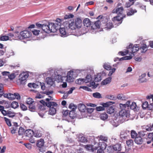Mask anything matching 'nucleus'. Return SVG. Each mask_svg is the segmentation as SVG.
Listing matches in <instances>:
<instances>
[{"mask_svg": "<svg viewBox=\"0 0 153 153\" xmlns=\"http://www.w3.org/2000/svg\"><path fill=\"white\" fill-rule=\"evenodd\" d=\"M68 24L66 25L67 27H69L72 30H75L76 28H80L82 25V21L79 18L70 19Z\"/></svg>", "mask_w": 153, "mask_h": 153, "instance_id": "nucleus-1", "label": "nucleus"}, {"mask_svg": "<svg viewBox=\"0 0 153 153\" xmlns=\"http://www.w3.org/2000/svg\"><path fill=\"white\" fill-rule=\"evenodd\" d=\"M32 33L30 31L25 30L21 31L19 34L15 35L14 39L15 40H22L27 38H29L31 36Z\"/></svg>", "mask_w": 153, "mask_h": 153, "instance_id": "nucleus-2", "label": "nucleus"}, {"mask_svg": "<svg viewBox=\"0 0 153 153\" xmlns=\"http://www.w3.org/2000/svg\"><path fill=\"white\" fill-rule=\"evenodd\" d=\"M68 24V22H65L64 23V27L59 29V32L62 36H66L72 33V29L69 27H67L66 25Z\"/></svg>", "mask_w": 153, "mask_h": 153, "instance_id": "nucleus-3", "label": "nucleus"}, {"mask_svg": "<svg viewBox=\"0 0 153 153\" xmlns=\"http://www.w3.org/2000/svg\"><path fill=\"white\" fill-rule=\"evenodd\" d=\"M40 102L41 104L37 103V105L39 110L41 111L45 110L46 106L51 107L52 105L55 106L57 105V103L55 102H46L43 100H40Z\"/></svg>", "mask_w": 153, "mask_h": 153, "instance_id": "nucleus-4", "label": "nucleus"}, {"mask_svg": "<svg viewBox=\"0 0 153 153\" xmlns=\"http://www.w3.org/2000/svg\"><path fill=\"white\" fill-rule=\"evenodd\" d=\"M131 103V102L129 101H128L126 102V103L125 104H120V107L121 108L122 110L120 111L119 114L120 116H122V117L125 116L127 117L128 113L127 111L125 109L126 107H130Z\"/></svg>", "mask_w": 153, "mask_h": 153, "instance_id": "nucleus-5", "label": "nucleus"}, {"mask_svg": "<svg viewBox=\"0 0 153 153\" xmlns=\"http://www.w3.org/2000/svg\"><path fill=\"white\" fill-rule=\"evenodd\" d=\"M29 76L28 74L24 72H22L21 73L19 76V80L20 81L21 83H23L26 81V79Z\"/></svg>", "mask_w": 153, "mask_h": 153, "instance_id": "nucleus-6", "label": "nucleus"}, {"mask_svg": "<svg viewBox=\"0 0 153 153\" xmlns=\"http://www.w3.org/2000/svg\"><path fill=\"white\" fill-rule=\"evenodd\" d=\"M128 49H130V50H129L132 53H134L137 51L139 49V47L138 45H135L133 46L132 44H130L129 45L128 47L127 48Z\"/></svg>", "mask_w": 153, "mask_h": 153, "instance_id": "nucleus-7", "label": "nucleus"}, {"mask_svg": "<svg viewBox=\"0 0 153 153\" xmlns=\"http://www.w3.org/2000/svg\"><path fill=\"white\" fill-rule=\"evenodd\" d=\"M48 25L50 33L55 32L57 31V30L59 29V27L56 26V25H55L54 23L52 22L50 23H48Z\"/></svg>", "mask_w": 153, "mask_h": 153, "instance_id": "nucleus-8", "label": "nucleus"}, {"mask_svg": "<svg viewBox=\"0 0 153 153\" xmlns=\"http://www.w3.org/2000/svg\"><path fill=\"white\" fill-rule=\"evenodd\" d=\"M124 9L123 7H118L116 9H114L112 11L113 13H116L118 15H123Z\"/></svg>", "mask_w": 153, "mask_h": 153, "instance_id": "nucleus-9", "label": "nucleus"}, {"mask_svg": "<svg viewBox=\"0 0 153 153\" xmlns=\"http://www.w3.org/2000/svg\"><path fill=\"white\" fill-rule=\"evenodd\" d=\"M83 146L86 149V150L92 152L96 150L98 148V147H94L92 145L90 144L84 145Z\"/></svg>", "mask_w": 153, "mask_h": 153, "instance_id": "nucleus-10", "label": "nucleus"}, {"mask_svg": "<svg viewBox=\"0 0 153 153\" xmlns=\"http://www.w3.org/2000/svg\"><path fill=\"white\" fill-rule=\"evenodd\" d=\"M57 106V105L55 106L52 105L51 107H48L50 108L49 113L50 114L54 115L56 114V109L55 107H56Z\"/></svg>", "mask_w": 153, "mask_h": 153, "instance_id": "nucleus-11", "label": "nucleus"}, {"mask_svg": "<svg viewBox=\"0 0 153 153\" xmlns=\"http://www.w3.org/2000/svg\"><path fill=\"white\" fill-rule=\"evenodd\" d=\"M34 133L33 131L30 129L26 130L25 132V134L26 137L29 138L32 137Z\"/></svg>", "mask_w": 153, "mask_h": 153, "instance_id": "nucleus-12", "label": "nucleus"}, {"mask_svg": "<svg viewBox=\"0 0 153 153\" xmlns=\"http://www.w3.org/2000/svg\"><path fill=\"white\" fill-rule=\"evenodd\" d=\"M134 142L136 144L140 145L143 143V140L142 138L138 134L137 136L135 138Z\"/></svg>", "mask_w": 153, "mask_h": 153, "instance_id": "nucleus-13", "label": "nucleus"}, {"mask_svg": "<svg viewBox=\"0 0 153 153\" xmlns=\"http://www.w3.org/2000/svg\"><path fill=\"white\" fill-rule=\"evenodd\" d=\"M126 16H123V15H118L117 16L114 17L112 19V21L114 22L115 21H117L118 22H119L120 21H122L123 19ZM122 22L120 23V24Z\"/></svg>", "mask_w": 153, "mask_h": 153, "instance_id": "nucleus-14", "label": "nucleus"}, {"mask_svg": "<svg viewBox=\"0 0 153 153\" xmlns=\"http://www.w3.org/2000/svg\"><path fill=\"white\" fill-rule=\"evenodd\" d=\"M84 26L88 27H90L91 24V22L90 20L88 18H85L83 22Z\"/></svg>", "mask_w": 153, "mask_h": 153, "instance_id": "nucleus-15", "label": "nucleus"}, {"mask_svg": "<svg viewBox=\"0 0 153 153\" xmlns=\"http://www.w3.org/2000/svg\"><path fill=\"white\" fill-rule=\"evenodd\" d=\"M113 146V149L114 151L119 152L121 150V146L120 144H116Z\"/></svg>", "mask_w": 153, "mask_h": 153, "instance_id": "nucleus-16", "label": "nucleus"}, {"mask_svg": "<svg viewBox=\"0 0 153 153\" xmlns=\"http://www.w3.org/2000/svg\"><path fill=\"white\" fill-rule=\"evenodd\" d=\"M37 105V103L34 102L33 104L29 105V108L30 110L31 111H34L36 110V105Z\"/></svg>", "mask_w": 153, "mask_h": 153, "instance_id": "nucleus-17", "label": "nucleus"}, {"mask_svg": "<svg viewBox=\"0 0 153 153\" xmlns=\"http://www.w3.org/2000/svg\"><path fill=\"white\" fill-rule=\"evenodd\" d=\"M42 29V30L45 33H50L48 24L47 25L45 24H43V26Z\"/></svg>", "mask_w": 153, "mask_h": 153, "instance_id": "nucleus-18", "label": "nucleus"}, {"mask_svg": "<svg viewBox=\"0 0 153 153\" xmlns=\"http://www.w3.org/2000/svg\"><path fill=\"white\" fill-rule=\"evenodd\" d=\"M147 140H149L147 142L148 144H150L152 142H153V132L149 133L148 136Z\"/></svg>", "mask_w": 153, "mask_h": 153, "instance_id": "nucleus-19", "label": "nucleus"}, {"mask_svg": "<svg viewBox=\"0 0 153 153\" xmlns=\"http://www.w3.org/2000/svg\"><path fill=\"white\" fill-rule=\"evenodd\" d=\"M129 11L127 12V14L128 16H130L133 15L134 13L137 12V10L132 8H130L128 10Z\"/></svg>", "mask_w": 153, "mask_h": 153, "instance_id": "nucleus-20", "label": "nucleus"}, {"mask_svg": "<svg viewBox=\"0 0 153 153\" xmlns=\"http://www.w3.org/2000/svg\"><path fill=\"white\" fill-rule=\"evenodd\" d=\"M102 78L101 74L98 73L95 76L94 80L95 82H99L102 79Z\"/></svg>", "mask_w": 153, "mask_h": 153, "instance_id": "nucleus-21", "label": "nucleus"}, {"mask_svg": "<svg viewBox=\"0 0 153 153\" xmlns=\"http://www.w3.org/2000/svg\"><path fill=\"white\" fill-rule=\"evenodd\" d=\"M111 77H108L105 79L104 80L101 82V84L102 85H106L109 84L111 81Z\"/></svg>", "mask_w": 153, "mask_h": 153, "instance_id": "nucleus-22", "label": "nucleus"}, {"mask_svg": "<svg viewBox=\"0 0 153 153\" xmlns=\"http://www.w3.org/2000/svg\"><path fill=\"white\" fill-rule=\"evenodd\" d=\"M44 140L43 139H40L36 143V145L39 148L42 147L44 145Z\"/></svg>", "mask_w": 153, "mask_h": 153, "instance_id": "nucleus-23", "label": "nucleus"}, {"mask_svg": "<svg viewBox=\"0 0 153 153\" xmlns=\"http://www.w3.org/2000/svg\"><path fill=\"white\" fill-rule=\"evenodd\" d=\"M78 140L79 142L83 143L87 142L88 141V140L85 137L81 136H79L78 137Z\"/></svg>", "mask_w": 153, "mask_h": 153, "instance_id": "nucleus-24", "label": "nucleus"}, {"mask_svg": "<svg viewBox=\"0 0 153 153\" xmlns=\"http://www.w3.org/2000/svg\"><path fill=\"white\" fill-rule=\"evenodd\" d=\"M79 111L81 112H84L85 109V105L83 104H79L78 105Z\"/></svg>", "mask_w": 153, "mask_h": 153, "instance_id": "nucleus-25", "label": "nucleus"}, {"mask_svg": "<svg viewBox=\"0 0 153 153\" xmlns=\"http://www.w3.org/2000/svg\"><path fill=\"white\" fill-rule=\"evenodd\" d=\"M99 146L100 148L103 149H105L107 146L106 144L104 142H99Z\"/></svg>", "mask_w": 153, "mask_h": 153, "instance_id": "nucleus-26", "label": "nucleus"}, {"mask_svg": "<svg viewBox=\"0 0 153 153\" xmlns=\"http://www.w3.org/2000/svg\"><path fill=\"white\" fill-rule=\"evenodd\" d=\"M114 108L112 106L109 107L107 108V112L109 114H111L114 113Z\"/></svg>", "mask_w": 153, "mask_h": 153, "instance_id": "nucleus-27", "label": "nucleus"}, {"mask_svg": "<svg viewBox=\"0 0 153 153\" xmlns=\"http://www.w3.org/2000/svg\"><path fill=\"white\" fill-rule=\"evenodd\" d=\"M147 133H148L146 131H143L138 132V135L142 138L143 137H144L145 136H146Z\"/></svg>", "mask_w": 153, "mask_h": 153, "instance_id": "nucleus-28", "label": "nucleus"}, {"mask_svg": "<svg viewBox=\"0 0 153 153\" xmlns=\"http://www.w3.org/2000/svg\"><path fill=\"white\" fill-rule=\"evenodd\" d=\"M114 103V102H108L106 103H103L102 105L104 108L108 107L109 105H111Z\"/></svg>", "mask_w": 153, "mask_h": 153, "instance_id": "nucleus-29", "label": "nucleus"}, {"mask_svg": "<svg viewBox=\"0 0 153 153\" xmlns=\"http://www.w3.org/2000/svg\"><path fill=\"white\" fill-rule=\"evenodd\" d=\"M92 78L91 76L90 75H87L85 79V82L86 83H88L91 82L92 80Z\"/></svg>", "mask_w": 153, "mask_h": 153, "instance_id": "nucleus-30", "label": "nucleus"}, {"mask_svg": "<svg viewBox=\"0 0 153 153\" xmlns=\"http://www.w3.org/2000/svg\"><path fill=\"white\" fill-rule=\"evenodd\" d=\"M95 27H93V26H91L92 28L93 29H96L97 28H100V24L99 21H97L94 23V24Z\"/></svg>", "mask_w": 153, "mask_h": 153, "instance_id": "nucleus-31", "label": "nucleus"}, {"mask_svg": "<svg viewBox=\"0 0 153 153\" xmlns=\"http://www.w3.org/2000/svg\"><path fill=\"white\" fill-rule=\"evenodd\" d=\"M126 143L128 146L131 147L133 145L134 142L132 140L129 139L126 141Z\"/></svg>", "mask_w": 153, "mask_h": 153, "instance_id": "nucleus-32", "label": "nucleus"}, {"mask_svg": "<svg viewBox=\"0 0 153 153\" xmlns=\"http://www.w3.org/2000/svg\"><path fill=\"white\" fill-rule=\"evenodd\" d=\"M108 117V115L106 113H103L100 115V118L102 120H106Z\"/></svg>", "mask_w": 153, "mask_h": 153, "instance_id": "nucleus-33", "label": "nucleus"}, {"mask_svg": "<svg viewBox=\"0 0 153 153\" xmlns=\"http://www.w3.org/2000/svg\"><path fill=\"white\" fill-rule=\"evenodd\" d=\"M138 133L137 134L136 132L133 130H132L131 131V136L132 138H135L137 136Z\"/></svg>", "mask_w": 153, "mask_h": 153, "instance_id": "nucleus-34", "label": "nucleus"}, {"mask_svg": "<svg viewBox=\"0 0 153 153\" xmlns=\"http://www.w3.org/2000/svg\"><path fill=\"white\" fill-rule=\"evenodd\" d=\"M11 107L13 108H17L19 106L18 103L16 101L13 102L11 104Z\"/></svg>", "mask_w": 153, "mask_h": 153, "instance_id": "nucleus-35", "label": "nucleus"}, {"mask_svg": "<svg viewBox=\"0 0 153 153\" xmlns=\"http://www.w3.org/2000/svg\"><path fill=\"white\" fill-rule=\"evenodd\" d=\"M46 81L48 84L52 85L53 83V79L51 77H48L46 79Z\"/></svg>", "mask_w": 153, "mask_h": 153, "instance_id": "nucleus-36", "label": "nucleus"}, {"mask_svg": "<svg viewBox=\"0 0 153 153\" xmlns=\"http://www.w3.org/2000/svg\"><path fill=\"white\" fill-rule=\"evenodd\" d=\"M106 26L105 28L107 29H111L113 27L112 23L110 22H107L106 25Z\"/></svg>", "mask_w": 153, "mask_h": 153, "instance_id": "nucleus-37", "label": "nucleus"}, {"mask_svg": "<svg viewBox=\"0 0 153 153\" xmlns=\"http://www.w3.org/2000/svg\"><path fill=\"white\" fill-rule=\"evenodd\" d=\"M85 82V79L79 78L76 81V83L80 85L83 83Z\"/></svg>", "mask_w": 153, "mask_h": 153, "instance_id": "nucleus-38", "label": "nucleus"}, {"mask_svg": "<svg viewBox=\"0 0 153 153\" xmlns=\"http://www.w3.org/2000/svg\"><path fill=\"white\" fill-rule=\"evenodd\" d=\"M33 134L34 136L36 137L39 138L42 136V134L40 131H36Z\"/></svg>", "mask_w": 153, "mask_h": 153, "instance_id": "nucleus-39", "label": "nucleus"}, {"mask_svg": "<svg viewBox=\"0 0 153 153\" xmlns=\"http://www.w3.org/2000/svg\"><path fill=\"white\" fill-rule=\"evenodd\" d=\"M26 103L29 105H30L33 103H34L33 99L30 98H28L27 99L26 101Z\"/></svg>", "mask_w": 153, "mask_h": 153, "instance_id": "nucleus-40", "label": "nucleus"}, {"mask_svg": "<svg viewBox=\"0 0 153 153\" xmlns=\"http://www.w3.org/2000/svg\"><path fill=\"white\" fill-rule=\"evenodd\" d=\"M25 130L23 128L21 127H19L18 131V134L20 135H22L25 132Z\"/></svg>", "mask_w": 153, "mask_h": 153, "instance_id": "nucleus-41", "label": "nucleus"}, {"mask_svg": "<svg viewBox=\"0 0 153 153\" xmlns=\"http://www.w3.org/2000/svg\"><path fill=\"white\" fill-rule=\"evenodd\" d=\"M98 137L99 138L100 140L106 142L107 141L108 138L106 137H105L104 136L100 135L98 136Z\"/></svg>", "mask_w": 153, "mask_h": 153, "instance_id": "nucleus-42", "label": "nucleus"}, {"mask_svg": "<svg viewBox=\"0 0 153 153\" xmlns=\"http://www.w3.org/2000/svg\"><path fill=\"white\" fill-rule=\"evenodd\" d=\"M93 96L94 97L96 98H102L101 94L98 92H96L93 93Z\"/></svg>", "mask_w": 153, "mask_h": 153, "instance_id": "nucleus-43", "label": "nucleus"}, {"mask_svg": "<svg viewBox=\"0 0 153 153\" xmlns=\"http://www.w3.org/2000/svg\"><path fill=\"white\" fill-rule=\"evenodd\" d=\"M74 17V15L71 14H69L65 15L64 17V19H66L70 18H73Z\"/></svg>", "mask_w": 153, "mask_h": 153, "instance_id": "nucleus-44", "label": "nucleus"}, {"mask_svg": "<svg viewBox=\"0 0 153 153\" xmlns=\"http://www.w3.org/2000/svg\"><path fill=\"white\" fill-rule=\"evenodd\" d=\"M71 72H69L68 73V79L70 80L69 82H72L73 81V79L72 78L73 76L71 74Z\"/></svg>", "mask_w": 153, "mask_h": 153, "instance_id": "nucleus-45", "label": "nucleus"}, {"mask_svg": "<svg viewBox=\"0 0 153 153\" xmlns=\"http://www.w3.org/2000/svg\"><path fill=\"white\" fill-rule=\"evenodd\" d=\"M113 146H109L107 150V151L108 153H113V151H114L113 149Z\"/></svg>", "mask_w": 153, "mask_h": 153, "instance_id": "nucleus-46", "label": "nucleus"}, {"mask_svg": "<svg viewBox=\"0 0 153 153\" xmlns=\"http://www.w3.org/2000/svg\"><path fill=\"white\" fill-rule=\"evenodd\" d=\"M103 68L107 70H110L111 68V67L107 64H105L103 65Z\"/></svg>", "mask_w": 153, "mask_h": 153, "instance_id": "nucleus-47", "label": "nucleus"}, {"mask_svg": "<svg viewBox=\"0 0 153 153\" xmlns=\"http://www.w3.org/2000/svg\"><path fill=\"white\" fill-rule=\"evenodd\" d=\"M0 39L1 41H5L8 40L9 39V37L8 36H1Z\"/></svg>", "mask_w": 153, "mask_h": 153, "instance_id": "nucleus-48", "label": "nucleus"}, {"mask_svg": "<svg viewBox=\"0 0 153 153\" xmlns=\"http://www.w3.org/2000/svg\"><path fill=\"white\" fill-rule=\"evenodd\" d=\"M90 87H92L93 88H95L97 87V85H95V83L94 81H92L89 83V85H88Z\"/></svg>", "mask_w": 153, "mask_h": 153, "instance_id": "nucleus-49", "label": "nucleus"}, {"mask_svg": "<svg viewBox=\"0 0 153 153\" xmlns=\"http://www.w3.org/2000/svg\"><path fill=\"white\" fill-rule=\"evenodd\" d=\"M62 22V20L59 19L57 18L56 20L55 23V24L58 27L60 26L61 22Z\"/></svg>", "mask_w": 153, "mask_h": 153, "instance_id": "nucleus-50", "label": "nucleus"}, {"mask_svg": "<svg viewBox=\"0 0 153 153\" xmlns=\"http://www.w3.org/2000/svg\"><path fill=\"white\" fill-rule=\"evenodd\" d=\"M148 106L149 104L146 101L143 103L142 105V107L143 109H146L148 108Z\"/></svg>", "mask_w": 153, "mask_h": 153, "instance_id": "nucleus-51", "label": "nucleus"}, {"mask_svg": "<svg viewBox=\"0 0 153 153\" xmlns=\"http://www.w3.org/2000/svg\"><path fill=\"white\" fill-rule=\"evenodd\" d=\"M9 117H13L15 115V113L13 112L10 110L7 111V115Z\"/></svg>", "mask_w": 153, "mask_h": 153, "instance_id": "nucleus-52", "label": "nucleus"}, {"mask_svg": "<svg viewBox=\"0 0 153 153\" xmlns=\"http://www.w3.org/2000/svg\"><path fill=\"white\" fill-rule=\"evenodd\" d=\"M137 107V105L135 102H132L130 106V108L132 110L135 109Z\"/></svg>", "mask_w": 153, "mask_h": 153, "instance_id": "nucleus-53", "label": "nucleus"}, {"mask_svg": "<svg viewBox=\"0 0 153 153\" xmlns=\"http://www.w3.org/2000/svg\"><path fill=\"white\" fill-rule=\"evenodd\" d=\"M74 112L73 111H71L69 113V116L72 119H74L75 117Z\"/></svg>", "mask_w": 153, "mask_h": 153, "instance_id": "nucleus-54", "label": "nucleus"}, {"mask_svg": "<svg viewBox=\"0 0 153 153\" xmlns=\"http://www.w3.org/2000/svg\"><path fill=\"white\" fill-rule=\"evenodd\" d=\"M5 120L8 126H11V124L10 120L8 118L5 117H4Z\"/></svg>", "mask_w": 153, "mask_h": 153, "instance_id": "nucleus-55", "label": "nucleus"}, {"mask_svg": "<svg viewBox=\"0 0 153 153\" xmlns=\"http://www.w3.org/2000/svg\"><path fill=\"white\" fill-rule=\"evenodd\" d=\"M140 48L142 49L143 50V52H144V51H146L147 48V46L146 45V44H143V45H142L140 47Z\"/></svg>", "mask_w": 153, "mask_h": 153, "instance_id": "nucleus-56", "label": "nucleus"}, {"mask_svg": "<svg viewBox=\"0 0 153 153\" xmlns=\"http://www.w3.org/2000/svg\"><path fill=\"white\" fill-rule=\"evenodd\" d=\"M69 108L72 109L73 110L72 111H74L75 109L76 108V107L75 106L73 103H71L69 105Z\"/></svg>", "mask_w": 153, "mask_h": 153, "instance_id": "nucleus-57", "label": "nucleus"}, {"mask_svg": "<svg viewBox=\"0 0 153 153\" xmlns=\"http://www.w3.org/2000/svg\"><path fill=\"white\" fill-rule=\"evenodd\" d=\"M132 57L130 56H126L124 57H122L120 59H122V60H129L132 58Z\"/></svg>", "mask_w": 153, "mask_h": 153, "instance_id": "nucleus-58", "label": "nucleus"}, {"mask_svg": "<svg viewBox=\"0 0 153 153\" xmlns=\"http://www.w3.org/2000/svg\"><path fill=\"white\" fill-rule=\"evenodd\" d=\"M20 107L22 110L25 111L27 110V107L24 104L21 103L20 104Z\"/></svg>", "mask_w": 153, "mask_h": 153, "instance_id": "nucleus-59", "label": "nucleus"}, {"mask_svg": "<svg viewBox=\"0 0 153 153\" xmlns=\"http://www.w3.org/2000/svg\"><path fill=\"white\" fill-rule=\"evenodd\" d=\"M117 97L118 99L124 100L125 99V97L123 94H119L117 95Z\"/></svg>", "mask_w": 153, "mask_h": 153, "instance_id": "nucleus-60", "label": "nucleus"}, {"mask_svg": "<svg viewBox=\"0 0 153 153\" xmlns=\"http://www.w3.org/2000/svg\"><path fill=\"white\" fill-rule=\"evenodd\" d=\"M63 114V117H65L67 116L68 113V111L66 110L65 111L63 110L62 111Z\"/></svg>", "mask_w": 153, "mask_h": 153, "instance_id": "nucleus-61", "label": "nucleus"}, {"mask_svg": "<svg viewBox=\"0 0 153 153\" xmlns=\"http://www.w3.org/2000/svg\"><path fill=\"white\" fill-rule=\"evenodd\" d=\"M9 99L10 100H14V94H12L11 93L9 94Z\"/></svg>", "mask_w": 153, "mask_h": 153, "instance_id": "nucleus-62", "label": "nucleus"}, {"mask_svg": "<svg viewBox=\"0 0 153 153\" xmlns=\"http://www.w3.org/2000/svg\"><path fill=\"white\" fill-rule=\"evenodd\" d=\"M96 109L97 111H100L104 110L105 108L103 106H100L97 107Z\"/></svg>", "mask_w": 153, "mask_h": 153, "instance_id": "nucleus-63", "label": "nucleus"}, {"mask_svg": "<svg viewBox=\"0 0 153 153\" xmlns=\"http://www.w3.org/2000/svg\"><path fill=\"white\" fill-rule=\"evenodd\" d=\"M14 99H16L17 100H19L20 99V96L19 94L18 93H14Z\"/></svg>", "mask_w": 153, "mask_h": 153, "instance_id": "nucleus-64", "label": "nucleus"}]
</instances>
